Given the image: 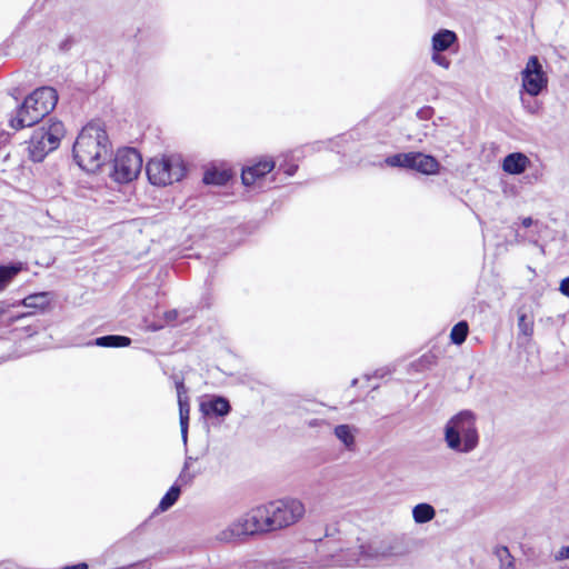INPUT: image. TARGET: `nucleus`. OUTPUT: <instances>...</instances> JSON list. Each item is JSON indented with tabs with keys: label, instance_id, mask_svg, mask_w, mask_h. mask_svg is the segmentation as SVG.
Returning a JSON list of instances; mask_svg holds the SVG:
<instances>
[{
	"label": "nucleus",
	"instance_id": "1",
	"mask_svg": "<svg viewBox=\"0 0 569 569\" xmlns=\"http://www.w3.org/2000/svg\"><path fill=\"white\" fill-rule=\"evenodd\" d=\"M333 541L320 539L318 541V550L326 548L331 557L329 561L322 563L307 565V562L296 560H281L279 562H272L263 566L257 561L250 562L246 569H322L331 566L350 567L353 565L369 567L376 563L383 562L390 556L389 552L381 550L373 545H361L357 550L342 548L337 549L336 547H329Z\"/></svg>",
	"mask_w": 569,
	"mask_h": 569
},
{
	"label": "nucleus",
	"instance_id": "2",
	"mask_svg": "<svg viewBox=\"0 0 569 569\" xmlns=\"http://www.w3.org/2000/svg\"><path fill=\"white\" fill-rule=\"evenodd\" d=\"M73 158L87 172H97L111 156V142L100 123L90 122L82 128L73 144Z\"/></svg>",
	"mask_w": 569,
	"mask_h": 569
},
{
	"label": "nucleus",
	"instance_id": "3",
	"mask_svg": "<svg viewBox=\"0 0 569 569\" xmlns=\"http://www.w3.org/2000/svg\"><path fill=\"white\" fill-rule=\"evenodd\" d=\"M58 93L51 87H41L31 92L10 114L9 127L21 130L32 127L48 116L57 106Z\"/></svg>",
	"mask_w": 569,
	"mask_h": 569
},
{
	"label": "nucleus",
	"instance_id": "4",
	"mask_svg": "<svg viewBox=\"0 0 569 569\" xmlns=\"http://www.w3.org/2000/svg\"><path fill=\"white\" fill-rule=\"evenodd\" d=\"M443 440L448 449L456 453L472 452L480 441L477 428V415L471 410H461L445 425Z\"/></svg>",
	"mask_w": 569,
	"mask_h": 569
},
{
	"label": "nucleus",
	"instance_id": "5",
	"mask_svg": "<svg viewBox=\"0 0 569 569\" xmlns=\"http://www.w3.org/2000/svg\"><path fill=\"white\" fill-rule=\"evenodd\" d=\"M267 532H272V529L266 503L251 509L234 520L217 535V539L222 542H231L244 536Z\"/></svg>",
	"mask_w": 569,
	"mask_h": 569
},
{
	"label": "nucleus",
	"instance_id": "6",
	"mask_svg": "<svg viewBox=\"0 0 569 569\" xmlns=\"http://www.w3.org/2000/svg\"><path fill=\"white\" fill-rule=\"evenodd\" d=\"M66 129L61 121L49 119L38 126L28 141L29 158L33 162H41L48 153L54 151L60 146L64 137Z\"/></svg>",
	"mask_w": 569,
	"mask_h": 569
},
{
	"label": "nucleus",
	"instance_id": "7",
	"mask_svg": "<svg viewBox=\"0 0 569 569\" xmlns=\"http://www.w3.org/2000/svg\"><path fill=\"white\" fill-rule=\"evenodd\" d=\"M186 166L178 154L153 158L146 166L150 183L159 187L180 181L186 174Z\"/></svg>",
	"mask_w": 569,
	"mask_h": 569
},
{
	"label": "nucleus",
	"instance_id": "8",
	"mask_svg": "<svg viewBox=\"0 0 569 569\" xmlns=\"http://www.w3.org/2000/svg\"><path fill=\"white\" fill-rule=\"evenodd\" d=\"M272 531L288 528L300 521L305 513L303 502L297 498H282L267 503Z\"/></svg>",
	"mask_w": 569,
	"mask_h": 569
},
{
	"label": "nucleus",
	"instance_id": "9",
	"mask_svg": "<svg viewBox=\"0 0 569 569\" xmlns=\"http://www.w3.org/2000/svg\"><path fill=\"white\" fill-rule=\"evenodd\" d=\"M142 169L141 154L130 147L119 149L112 160L110 177L119 183L137 179Z\"/></svg>",
	"mask_w": 569,
	"mask_h": 569
},
{
	"label": "nucleus",
	"instance_id": "10",
	"mask_svg": "<svg viewBox=\"0 0 569 569\" xmlns=\"http://www.w3.org/2000/svg\"><path fill=\"white\" fill-rule=\"evenodd\" d=\"M385 162L389 167L415 170L422 174H436L440 168L439 161L433 156L416 151L389 156Z\"/></svg>",
	"mask_w": 569,
	"mask_h": 569
},
{
	"label": "nucleus",
	"instance_id": "11",
	"mask_svg": "<svg viewBox=\"0 0 569 569\" xmlns=\"http://www.w3.org/2000/svg\"><path fill=\"white\" fill-rule=\"evenodd\" d=\"M521 76L522 87L529 96H538L547 87L548 78L536 56L528 59Z\"/></svg>",
	"mask_w": 569,
	"mask_h": 569
},
{
	"label": "nucleus",
	"instance_id": "12",
	"mask_svg": "<svg viewBox=\"0 0 569 569\" xmlns=\"http://www.w3.org/2000/svg\"><path fill=\"white\" fill-rule=\"evenodd\" d=\"M200 411L207 417H226L231 411L229 400L222 396H211L200 402Z\"/></svg>",
	"mask_w": 569,
	"mask_h": 569
},
{
	"label": "nucleus",
	"instance_id": "13",
	"mask_svg": "<svg viewBox=\"0 0 569 569\" xmlns=\"http://www.w3.org/2000/svg\"><path fill=\"white\" fill-rule=\"evenodd\" d=\"M176 388L178 395L181 438L183 442L187 443L190 415L189 397L187 396V390L182 381H178L176 383Z\"/></svg>",
	"mask_w": 569,
	"mask_h": 569
},
{
	"label": "nucleus",
	"instance_id": "14",
	"mask_svg": "<svg viewBox=\"0 0 569 569\" xmlns=\"http://www.w3.org/2000/svg\"><path fill=\"white\" fill-rule=\"evenodd\" d=\"M274 168L272 159H264L253 166L242 169V183L247 187L252 186L257 179L264 177Z\"/></svg>",
	"mask_w": 569,
	"mask_h": 569
},
{
	"label": "nucleus",
	"instance_id": "15",
	"mask_svg": "<svg viewBox=\"0 0 569 569\" xmlns=\"http://www.w3.org/2000/svg\"><path fill=\"white\" fill-rule=\"evenodd\" d=\"M359 429L353 425H338L333 428V435L343 445L347 451L353 452L357 449L356 437Z\"/></svg>",
	"mask_w": 569,
	"mask_h": 569
},
{
	"label": "nucleus",
	"instance_id": "16",
	"mask_svg": "<svg viewBox=\"0 0 569 569\" xmlns=\"http://www.w3.org/2000/svg\"><path fill=\"white\" fill-rule=\"evenodd\" d=\"M529 163L530 160L526 154L521 152H513L505 157L502 169L509 174H520L525 172Z\"/></svg>",
	"mask_w": 569,
	"mask_h": 569
},
{
	"label": "nucleus",
	"instance_id": "17",
	"mask_svg": "<svg viewBox=\"0 0 569 569\" xmlns=\"http://www.w3.org/2000/svg\"><path fill=\"white\" fill-rule=\"evenodd\" d=\"M131 343V339L126 336L109 335L96 338L87 342V346H98L103 348H121L128 347Z\"/></svg>",
	"mask_w": 569,
	"mask_h": 569
},
{
	"label": "nucleus",
	"instance_id": "18",
	"mask_svg": "<svg viewBox=\"0 0 569 569\" xmlns=\"http://www.w3.org/2000/svg\"><path fill=\"white\" fill-rule=\"evenodd\" d=\"M457 41V34L451 30H440L432 37V49L437 52L448 50L451 44Z\"/></svg>",
	"mask_w": 569,
	"mask_h": 569
},
{
	"label": "nucleus",
	"instance_id": "19",
	"mask_svg": "<svg viewBox=\"0 0 569 569\" xmlns=\"http://www.w3.org/2000/svg\"><path fill=\"white\" fill-rule=\"evenodd\" d=\"M437 361H438L437 355L433 353L432 351H428V352L423 353L421 357H419L418 359L411 361L409 363L408 371L417 372V373L425 372V371L433 368L437 365Z\"/></svg>",
	"mask_w": 569,
	"mask_h": 569
},
{
	"label": "nucleus",
	"instance_id": "20",
	"mask_svg": "<svg viewBox=\"0 0 569 569\" xmlns=\"http://www.w3.org/2000/svg\"><path fill=\"white\" fill-rule=\"evenodd\" d=\"M23 263L0 264V292L22 271Z\"/></svg>",
	"mask_w": 569,
	"mask_h": 569
},
{
	"label": "nucleus",
	"instance_id": "21",
	"mask_svg": "<svg viewBox=\"0 0 569 569\" xmlns=\"http://www.w3.org/2000/svg\"><path fill=\"white\" fill-rule=\"evenodd\" d=\"M436 516L435 508L429 503H418L412 509V517L417 523H426L431 521Z\"/></svg>",
	"mask_w": 569,
	"mask_h": 569
},
{
	"label": "nucleus",
	"instance_id": "22",
	"mask_svg": "<svg viewBox=\"0 0 569 569\" xmlns=\"http://www.w3.org/2000/svg\"><path fill=\"white\" fill-rule=\"evenodd\" d=\"M231 178V173L228 170H207L203 176V182L206 184L223 186Z\"/></svg>",
	"mask_w": 569,
	"mask_h": 569
},
{
	"label": "nucleus",
	"instance_id": "23",
	"mask_svg": "<svg viewBox=\"0 0 569 569\" xmlns=\"http://www.w3.org/2000/svg\"><path fill=\"white\" fill-rule=\"evenodd\" d=\"M181 493V488L179 485L174 483L170 487V489L166 492L158 505V510L167 511L170 509L179 499Z\"/></svg>",
	"mask_w": 569,
	"mask_h": 569
},
{
	"label": "nucleus",
	"instance_id": "24",
	"mask_svg": "<svg viewBox=\"0 0 569 569\" xmlns=\"http://www.w3.org/2000/svg\"><path fill=\"white\" fill-rule=\"evenodd\" d=\"M23 303L28 308L43 310L50 303V295L48 292H40L28 296Z\"/></svg>",
	"mask_w": 569,
	"mask_h": 569
},
{
	"label": "nucleus",
	"instance_id": "25",
	"mask_svg": "<svg viewBox=\"0 0 569 569\" xmlns=\"http://www.w3.org/2000/svg\"><path fill=\"white\" fill-rule=\"evenodd\" d=\"M495 555L499 560L500 569H515V559L507 547H497L495 549Z\"/></svg>",
	"mask_w": 569,
	"mask_h": 569
},
{
	"label": "nucleus",
	"instance_id": "26",
	"mask_svg": "<svg viewBox=\"0 0 569 569\" xmlns=\"http://www.w3.org/2000/svg\"><path fill=\"white\" fill-rule=\"evenodd\" d=\"M469 332L468 322H457L450 332V340L455 345L465 342Z\"/></svg>",
	"mask_w": 569,
	"mask_h": 569
},
{
	"label": "nucleus",
	"instance_id": "27",
	"mask_svg": "<svg viewBox=\"0 0 569 569\" xmlns=\"http://www.w3.org/2000/svg\"><path fill=\"white\" fill-rule=\"evenodd\" d=\"M13 306L6 302H0V320H20L26 317V313H13Z\"/></svg>",
	"mask_w": 569,
	"mask_h": 569
},
{
	"label": "nucleus",
	"instance_id": "28",
	"mask_svg": "<svg viewBox=\"0 0 569 569\" xmlns=\"http://www.w3.org/2000/svg\"><path fill=\"white\" fill-rule=\"evenodd\" d=\"M536 96H529L528 98L521 97V102L523 108L531 114H536L539 112L541 106L537 99H535Z\"/></svg>",
	"mask_w": 569,
	"mask_h": 569
},
{
	"label": "nucleus",
	"instance_id": "29",
	"mask_svg": "<svg viewBox=\"0 0 569 569\" xmlns=\"http://www.w3.org/2000/svg\"><path fill=\"white\" fill-rule=\"evenodd\" d=\"M519 332L525 338H529L533 332V322H518Z\"/></svg>",
	"mask_w": 569,
	"mask_h": 569
},
{
	"label": "nucleus",
	"instance_id": "30",
	"mask_svg": "<svg viewBox=\"0 0 569 569\" xmlns=\"http://www.w3.org/2000/svg\"><path fill=\"white\" fill-rule=\"evenodd\" d=\"M194 473H191L188 470L182 469L177 481L180 482L181 485H190L194 479Z\"/></svg>",
	"mask_w": 569,
	"mask_h": 569
},
{
	"label": "nucleus",
	"instance_id": "31",
	"mask_svg": "<svg viewBox=\"0 0 569 569\" xmlns=\"http://www.w3.org/2000/svg\"><path fill=\"white\" fill-rule=\"evenodd\" d=\"M432 61L446 69L449 68L450 61L445 56H441L440 52L435 51L432 54Z\"/></svg>",
	"mask_w": 569,
	"mask_h": 569
},
{
	"label": "nucleus",
	"instance_id": "32",
	"mask_svg": "<svg viewBox=\"0 0 569 569\" xmlns=\"http://www.w3.org/2000/svg\"><path fill=\"white\" fill-rule=\"evenodd\" d=\"M395 371V367L393 366H388V367H385V368H380V369H377L373 373V377H377V378H383L388 375H391L392 372Z\"/></svg>",
	"mask_w": 569,
	"mask_h": 569
},
{
	"label": "nucleus",
	"instance_id": "33",
	"mask_svg": "<svg viewBox=\"0 0 569 569\" xmlns=\"http://www.w3.org/2000/svg\"><path fill=\"white\" fill-rule=\"evenodd\" d=\"M565 559H569V546L560 548L555 555V560L561 561Z\"/></svg>",
	"mask_w": 569,
	"mask_h": 569
},
{
	"label": "nucleus",
	"instance_id": "34",
	"mask_svg": "<svg viewBox=\"0 0 569 569\" xmlns=\"http://www.w3.org/2000/svg\"><path fill=\"white\" fill-rule=\"evenodd\" d=\"M560 292L562 295H565L566 297H569V277L565 278L561 282H560V288H559Z\"/></svg>",
	"mask_w": 569,
	"mask_h": 569
},
{
	"label": "nucleus",
	"instance_id": "35",
	"mask_svg": "<svg viewBox=\"0 0 569 569\" xmlns=\"http://www.w3.org/2000/svg\"><path fill=\"white\" fill-rule=\"evenodd\" d=\"M432 109L427 107L420 109L417 114L420 119H429L432 116Z\"/></svg>",
	"mask_w": 569,
	"mask_h": 569
},
{
	"label": "nucleus",
	"instance_id": "36",
	"mask_svg": "<svg viewBox=\"0 0 569 569\" xmlns=\"http://www.w3.org/2000/svg\"><path fill=\"white\" fill-rule=\"evenodd\" d=\"M178 318V311L176 309L169 310L164 313V320H176Z\"/></svg>",
	"mask_w": 569,
	"mask_h": 569
},
{
	"label": "nucleus",
	"instance_id": "37",
	"mask_svg": "<svg viewBox=\"0 0 569 569\" xmlns=\"http://www.w3.org/2000/svg\"><path fill=\"white\" fill-rule=\"evenodd\" d=\"M521 224L525 227V228H529L530 226L535 224V226H538V221L533 222L532 218L531 217H526L521 220Z\"/></svg>",
	"mask_w": 569,
	"mask_h": 569
},
{
	"label": "nucleus",
	"instance_id": "38",
	"mask_svg": "<svg viewBox=\"0 0 569 569\" xmlns=\"http://www.w3.org/2000/svg\"><path fill=\"white\" fill-rule=\"evenodd\" d=\"M61 569H88V565L86 562H79L77 565L64 566Z\"/></svg>",
	"mask_w": 569,
	"mask_h": 569
},
{
	"label": "nucleus",
	"instance_id": "39",
	"mask_svg": "<svg viewBox=\"0 0 569 569\" xmlns=\"http://www.w3.org/2000/svg\"><path fill=\"white\" fill-rule=\"evenodd\" d=\"M71 43H72V42H71V40H70V39H66V40H63V41L60 43V50H61V51H67V50H69V49H70V47H71Z\"/></svg>",
	"mask_w": 569,
	"mask_h": 569
},
{
	"label": "nucleus",
	"instance_id": "40",
	"mask_svg": "<svg viewBox=\"0 0 569 569\" xmlns=\"http://www.w3.org/2000/svg\"><path fill=\"white\" fill-rule=\"evenodd\" d=\"M518 320H520V321L528 320V315L526 312L519 310Z\"/></svg>",
	"mask_w": 569,
	"mask_h": 569
},
{
	"label": "nucleus",
	"instance_id": "41",
	"mask_svg": "<svg viewBox=\"0 0 569 569\" xmlns=\"http://www.w3.org/2000/svg\"><path fill=\"white\" fill-rule=\"evenodd\" d=\"M192 460H193V459H192L191 457H188V458L186 459L184 465H183V469H184V470H188V469L190 468V465H191Z\"/></svg>",
	"mask_w": 569,
	"mask_h": 569
},
{
	"label": "nucleus",
	"instance_id": "42",
	"mask_svg": "<svg viewBox=\"0 0 569 569\" xmlns=\"http://www.w3.org/2000/svg\"><path fill=\"white\" fill-rule=\"evenodd\" d=\"M162 326L157 325L156 322H152V325L148 328L151 331L160 330Z\"/></svg>",
	"mask_w": 569,
	"mask_h": 569
},
{
	"label": "nucleus",
	"instance_id": "43",
	"mask_svg": "<svg viewBox=\"0 0 569 569\" xmlns=\"http://www.w3.org/2000/svg\"><path fill=\"white\" fill-rule=\"evenodd\" d=\"M296 170H297V166H292V167H290V169H289V170H287L286 172H287L289 176H292V174L296 172Z\"/></svg>",
	"mask_w": 569,
	"mask_h": 569
},
{
	"label": "nucleus",
	"instance_id": "44",
	"mask_svg": "<svg viewBox=\"0 0 569 569\" xmlns=\"http://www.w3.org/2000/svg\"><path fill=\"white\" fill-rule=\"evenodd\" d=\"M4 322H0V338L3 337V335L6 333V330H4V327L2 326Z\"/></svg>",
	"mask_w": 569,
	"mask_h": 569
},
{
	"label": "nucleus",
	"instance_id": "45",
	"mask_svg": "<svg viewBox=\"0 0 569 569\" xmlns=\"http://www.w3.org/2000/svg\"><path fill=\"white\" fill-rule=\"evenodd\" d=\"M23 331L27 333V336H29V337L32 336L30 326L23 328Z\"/></svg>",
	"mask_w": 569,
	"mask_h": 569
},
{
	"label": "nucleus",
	"instance_id": "46",
	"mask_svg": "<svg viewBox=\"0 0 569 569\" xmlns=\"http://www.w3.org/2000/svg\"><path fill=\"white\" fill-rule=\"evenodd\" d=\"M140 317H141V320H143V321H147V320H148V318H149V316H148V315H141Z\"/></svg>",
	"mask_w": 569,
	"mask_h": 569
},
{
	"label": "nucleus",
	"instance_id": "47",
	"mask_svg": "<svg viewBox=\"0 0 569 569\" xmlns=\"http://www.w3.org/2000/svg\"><path fill=\"white\" fill-rule=\"evenodd\" d=\"M153 306H156V303H154L153 301H150V302L148 303V307H149V308H152Z\"/></svg>",
	"mask_w": 569,
	"mask_h": 569
},
{
	"label": "nucleus",
	"instance_id": "48",
	"mask_svg": "<svg viewBox=\"0 0 569 569\" xmlns=\"http://www.w3.org/2000/svg\"><path fill=\"white\" fill-rule=\"evenodd\" d=\"M331 536H332V533H329V531H327V533H326V538H329V537H331Z\"/></svg>",
	"mask_w": 569,
	"mask_h": 569
}]
</instances>
